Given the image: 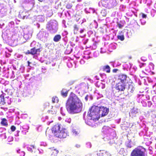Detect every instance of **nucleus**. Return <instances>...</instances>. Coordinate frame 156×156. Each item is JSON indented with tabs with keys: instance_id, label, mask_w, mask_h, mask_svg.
Instances as JSON below:
<instances>
[{
	"instance_id": "1",
	"label": "nucleus",
	"mask_w": 156,
	"mask_h": 156,
	"mask_svg": "<svg viewBox=\"0 0 156 156\" xmlns=\"http://www.w3.org/2000/svg\"><path fill=\"white\" fill-rule=\"evenodd\" d=\"M82 107V103L78 97L74 94H71L66 103L67 111L70 114L78 113L81 111Z\"/></svg>"
},
{
	"instance_id": "2",
	"label": "nucleus",
	"mask_w": 156,
	"mask_h": 156,
	"mask_svg": "<svg viewBox=\"0 0 156 156\" xmlns=\"http://www.w3.org/2000/svg\"><path fill=\"white\" fill-rule=\"evenodd\" d=\"M97 106L93 105L89 108L87 115L89 119L93 120H98L100 118L98 111Z\"/></svg>"
},
{
	"instance_id": "3",
	"label": "nucleus",
	"mask_w": 156,
	"mask_h": 156,
	"mask_svg": "<svg viewBox=\"0 0 156 156\" xmlns=\"http://www.w3.org/2000/svg\"><path fill=\"white\" fill-rule=\"evenodd\" d=\"M146 149L141 146H138L131 152L130 156H146Z\"/></svg>"
},
{
	"instance_id": "4",
	"label": "nucleus",
	"mask_w": 156,
	"mask_h": 156,
	"mask_svg": "<svg viewBox=\"0 0 156 156\" xmlns=\"http://www.w3.org/2000/svg\"><path fill=\"white\" fill-rule=\"evenodd\" d=\"M98 111L99 115V118L106 115L108 113V108L104 106L98 107L97 106Z\"/></svg>"
},
{
	"instance_id": "5",
	"label": "nucleus",
	"mask_w": 156,
	"mask_h": 156,
	"mask_svg": "<svg viewBox=\"0 0 156 156\" xmlns=\"http://www.w3.org/2000/svg\"><path fill=\"white\" fill-rule=\"evenodd\" d=\"M67 136H68V133L66 130L64 129H62L61 130H60L55 135L56 137L60 138H65Z\"/></svg>"
},
{
	"instance_id": "6",
	"label": "nucleus",
	"mask_w": 156,
	"mask_h": 156,
	"mask_svg": "<svg viewBox=\"0 0 156 156\" xmlns=\"http://www.w3.org/2000/svg\"><path fill=\"white\" fill-rule=\"evenodd\" d=\"M61 125L59 123H57L54 125L51 128L52 133L54 136L60 131L61 128Z\"/></svg>"
},
{
	"instance_id": "7",
	"label": "nucleus",
	"mask_w": 156,
	"mask_h": 156,
	"mask_svg": "<svg viewBox=\"0 0 156 156\" xmlns=\"http://www.w3.org/2000/svg\"><path fill=\"white\" fill-rule=\"evenodd\" d=\"M127 76L124 74H120L118 76V80L120 81V82L122 83H128L127 80Z\"/></svg>"
},
{
	"instance_id": "8",
	"label": "nucleus",
	"mask_w": 156,
	"mask_h": 156,
	"mask_svg": "<svg viewBox=\"0 0 156 156\" xmlns=\"http://www.w3.org/2000/svg\"><path fill=\"white\" fill-rule=\"evenodd\" d=\"M125 84L119 82L116 84L115 88L119 91H123L125 89Z\"/></svg>"
},
{
	"instance_id": "9",
	"label": "nucleus",
	"mask_w": 156,
	"mask_h": 156,
	"mask_svg": "<svg viewBox=\"0 0 156 156\" xmlns=\"http://www.w3.org/2000/svg\"><path fill=\"white\" fill-rule=\"evenodd\" d=\"M49 152L50 156H57L58 153V151L57 149L52 147L50 149Z\"/></svg>"
},
{
	"instance_id": "10",
	"label": "nucleus",
	"mask_w": 156,
	"mask_h": 156,
	"mask_svg": "<svg viewBox=\"0 0 156 156\" xmlns=\"http://www.w3.org/2000/svg\"><path fill=\"white\" fill-rule=\"evenodd\" d=\"M46 29L49 31L51 33H54L57 31V29H55L52 27V26L50 23L47 24Z\"/></svg>"
},
{
	"instance_id": "11",
	"label": "nucleus",
	"mask_w": 156,
	"mask_h": 156,
	"mask_svg": "<svg viewBox=\"0 0 156 156\" xmlns=\"http://www.w3.org/2000/svg\"><path fill=\"white\" fill-rule=\"evenodd\" d=\"M153 65V64L151 63L148 65L147 66L145 67V71L146 72V74H147V73H150L151 72V68H150V66H151L152 68H153V67L152 66Z\"/></svg>"
},
{
	"instance_id": "12",
	"label": "nucleus",
	"mask_w": 156,
	"mask_h": 156,
	"mask_svg": "<svg viewBox=\"0 0 156 156\" xmlns=\"http://www.w3.org/2000/svg\"><path fill=\"white\" fill-rule=\"evenodd\" d=\"M40 49V48H38V49H36L35 47H34L32 48H31L30 50L31 55H33L36 54H37V52H40L41 51Z\"/></svg>"
},
{
	"instance_id": "13",
	"label": "nucleus",
	"mask_w": 156,
	"mask_h": 156,
	"mask_svg": "<svg viewBox=\"0 0 156 156\" xmlns=\"http://www.w3.org/2000/svg\"><path fill=\"white\" fill-rule=\"evenodd\" d=\"M1 124L2 126H8V123L7 120L5 118L2 119Z\"/></svg>"
},
{
	"instance_id": "14",
	"label": "nucleus",
	"mask_w": 156,
	"mask_h": 156,
	"mask_svg": "<svg viewBox=\"0 0 156 156\" xmlns=\"http://www.w3.org/2000/svg\"><path fill=\"white\" fill-rule=\"evenodd\" d=\"M5 104L4 96L3 94H1L0 95V105H4Z\"/></svg>"
},
{
	"instance_id": "15",
	"label": "nucleus",
	"mask_w": 156,
	"mask_h": 156,
	"mask_svg": "<svg viewBox=\"0 0 156 156\" xmlns=\"http://www.w3.org/2000/svg\"><path fill=\"white\" fill-rule=\"evenodd\" d=\"M102 69L103 71H105L107 73H110V72L111 68L108 65L104 66Z\"/></svg>"
},
{
	"instance_id": "16",
	"label": "nucleus",
	"mask_w": 156,
	"mask_h": 156,
	"mask_svg": "<svg viewBox=\"0 0 156 156\" xmlns=\"http://www.w3.org/2000/svg\"><path fill=\"white\" fill-rule=\"evenodd\" d=\"M61 37L60 34L55 35L53 38V41L55 42L59 41L61 39Z\"/></svg>"
},
{
	"instance_id": "17",
	"label": "nucleus",
	"mask_w": 156,
	"mask_h": 156,
	"mask_svg": "<svg viewBox=\"0 0 156 156\" xmlns=\"http://www.w3.org/2000/svg\"><path fill=\"white\" fill-rule=\"evenodd\" d=\"M68 94V91H66L65 92H64L63 90L61 91V94L62 96L64 97H66L67 96Z\"/></svg>"
},
{
	"instance_id": "18",
	"label": "nucleus",
	"mask_w": 156,
	"mask_h": 156,
	"mask_svg": "<svg viewBox=\"0 0 156 156\" xmlns=\"http://www.w3.org/2000/svg\"><path fill=\"white\" fill-rule=\"evenodd\" d=\"M17 152L19 154V156H24L25 155V152L20 150L17 151Z\"/></svg>"
},
{
	"instance_id": "19",
	"label": "nucleus",
	"mask_w": 156,
	"mask_h": 156,
	"mask_svg": "<svg viewBox=\"0 0 156 156\" xmlns=\"http://www.w3.org/2000/svg\"><path fill=\"white\" fill-rule=\"evenodd\" d=\"M117 37L118 39L120 40L121 41H123L124 40V36L123 35H118L117 36Z\"/></svg>"
},
{
	"instance_id": "20",
	"label": "nucleus",
	"mask_w": 156,
	"mask_h": 156,
	"mask_svg": "<svg viewBox=\"0 0 156 156\" xmlns=\"http://www.w3.org/2000/svg\"><path fill=\"white\" fill-rule=\"evenodd\" d=\"M52 101L53 103L58 102V99L57 97H55L52 98Z\"/></svg>"
},
{
	"instance_id": "21",
	"label": "nucleus",
	"mask_w": 156,
	"mask_h": 156,
	"mask_svg": "<svg viewBox=\"0 0 156 156\" xmlns=\"http://www.w3.org/2000/svg\"><path fill=\"white\" fill-rule=\"evenodd\" d=\"M78 28L76 24H75L74 26V31L75 34L77 33V31L78 30Z\"/></svg>"
},
{
	"instance_id": "22",
	"label": "nucleus",
	"mask_w": 156,
	"mask_h": 156,
	"mask_svg": "<svg viewBox=\"0 0 156 156\" xmlns=\"http://www.w3.org/2000/svg\"><path fill=\"white\" fill-rule=\"evenodd\" d=\"M72 7V5L71 3H68L66 5V7L67 9H70Z\"/></svg>"
},
{
	"instance_id": "23",
	"label": "nucleus",
	"mask_w": 156,
	"mask_h": 156,
	"mask_svg": "<svg viewBox=\"0 0 156 156\" xmlns=\"http://www.w3.org/2000/svg\"><path fill=\"white\" fill-rule=\"evenodd\" d=\"M11 129V131L12 132H13L15 131L16 129V127L14 126H11L10 128Z\"/></svg>"
},
{
	"instance_id": "24",
	"label": "nucleus",
	"mask_w": 156,
	"mask_h": 156,
	"mask_svg": "<svg viewBox=\"0 0 156 156\" xmlns=\"http://www.w3.org/2000/svg\"><path fill=\"white\" fill-rule=\"evenodd\" d=\"M29 16V15H23L22 16V14L20 15L21 17L23 19H24L25 18L27 19V18L28 16Z\"/></svg>"
},
{
	"instance_id": "25",
	"label": "nucleus",
	"mask_w": 156,
	"mask_h": 156,
	"mask_svg": "<svg viewBox=\"0 0 156 156\" xmlns=\"http://www.w3.org/2000/svg\"><path fill=\"white\" fill-rule=\"evenodd\" d=\"M49 35V33L48 32H44V37H48Z\"/></svg>"
},
{
	"instance_id": "26",
	"label": "nucleus",
	"mask_w": 156,
	"mask_h": 156,
	"mask_svg": "<svg viewBox=\"0 0 156 156\" xmlns=\"http://www.w3.org/2000/svg\"><path fill=\"white\" fill-rule=\"evenodd\" d=\"M141 59L142 61H145L147 60V58L144 56H142L141 57Z\"/></svg>"
},
{
	"instance_id": "27",
	"label": "nucleus",
	"mask_w": 156,
	"mask_h": 156,
	"mask_svg": "<svg viewBox=\"0 0 156 156\" xmlns=\"http://www.w3.org/2000/svg\"><path fill=\"white\" fill-rule=\"evenodd\" d=\"M12 39L9 40V43L11 45H13V44L12 43Z\"/></svg>"
},
{
	"instance_id": "28",
	"label": "nucleus",
	"mask_w": 156,
	"mask_h": 156,
	"mask_svg": "<svg viewBox=\"0 0 156 156\" xmlns=\"http://www.w3.org/2000/svg\"><path fill=\"white\" fill-rule=\"evenodd\" d=\"M142 16L143 18H146L147 17V15L146 14L142 13Z\"/></svg>"
},
{
	"instance_id": "29",
	"label": "nucleus",
	"mask_w": 156,
	"mask_h": 156,
	"mask_svg": "<svg viewBox=\"0 0 156 156\" xmlns=\"http://www.w3.org/2000/svg\"><path fill=\"white\" fill-rule=\"evenodd\" d=\"M118 25L119 28H121L123 27V25L120 23H118Z\"/></svg>"
},
{
	"instance_id": "30",
	"label": "nucleus",
	"mask_w": 156,
	"mask_h": 156,
	"mask_svg": "<svg viewBox=\"0 0 156 156\" xmlns=\"http://www.w3.org/2000/svg\"><path fill=\"white\" fill-rule=\"evenodd\" d=\"M126 146H127V147L129 148H131L132 147V146L130 144V143H128L127 144V145Z\"/></svg>"
},
{
	"instance_id": "31",
	"label": "nucleus",
	"mask_w": 156,
	"mask_h": 156,
	"mask_svg": "<svg viewBox=\"0 0 156 156\" xmlns=\"http://www.w3.org/2000/svg\"><path fill=\"white\" fill-rule=\"evenodd\" d=\"M30 146V148L31 149H34L35 148V145H31Z\"/></svg>"
},
{
	"instance_id": "32",
	"label": "nucleus",
	"mask_w": 156,
	"mask_h": 156,
	"mask_svg": "<svg viewBox=\"0 0 156 156\" xmlns=\"http://www.w3.org/2000/svg\"><path fill=\"white\" fill-rule=\"evenodd\" d=\"M25 54H31V55L30 51L29 50H27V51L25 53Z\"/></svg>"
},
{
	"instance_id": "33",
	"label": "nucleus",
	"mask_w": 156,
	"mask_h": 156,
	"mask_svg": "<svg viewBox=\"0 0 156 156\" xmlns=\"http://www.w3.org/2000/svg\"><path fill=\"white\" fill-rule=\"evenodd\" d=\"M118 70V69H113L112 72L113 73H116Z\"/></svg>"
},
{
	"instance_id": "34",
	"label": "nucleus",
	"mask_w": 156,
	"mask_h": 156,
	"mask_svg": "<svg viewBox=\"0 0 156 156\" xmlns=\"http://www.w3.org/2000/svg\"><path fill=\"white\" fill-rule=\"evenodd\" d=\"M88 95H87L85 98V99L86 101H87L88 100Z\"/></svg>"
},
{
	"instance_id": "35",
	"label": "nucleus",
	"mask_w": 156,
	"mask_h": 156,
	"mask_svg": "<svg viewBox=\"0 0 156 156\" xmlns=\"http://www.w3.org/2000/svg\"><path fill=\"white\" fill-rule=\"evenodd\" d=\"M83 29H81V30H80V33H83Z\"/></svg>"
},
{
	"instance_id": "36",
	"label": "nucleus",
	"mask_w": 156,
	"mask_h": 156,
	"mask_svg": "<svg viewBox=\"0 0 156 156\" xmlns=\"http://www.w3.org/2000/svg\"><path fill=\"white\" fill-rule=\"evenodd\" d=\"M27 62H28V66H30V62L29 61H28Z\"/></svg>"
},
{
	"instance_id": "37",
	"label": "nucleus",
	"mask_w": 156,
	"mask_h": 156,
	"mask_svg": "<svg viewBox=\"0 0 156 156\" xmlns=\"http://www.w3.org/2000/svg\"><path fill=\"white\" fill-rule=\"evenodd\" d=\"M38 0L40 2H42L43 1V0Z\"/></svg>"
},
{
	"instance_id": "38",
	"label": "nucleus",
	"mask_w": 156,
	"mask_h": 156,
	"mask_svg": "<svg viewBox=\"0 0 156 156\" xmlns=\"http://www.w3.org/2000/svg\"><path fill=\"white\" fill-rule=\"evenodd\" d=\"M76 147H80V145H76Z\"/></svg>"
},
{
	"instance_id": "39",
	"label": "nucleus",
	"mask_w": 156,
	"mask_h": 156,
	"mask_svg": "<svg viewBox=\"0 0 156 156\" xmlns=\"http://www.w3.org/2000/svg\"><path fill=\"white\" fill-rule=\"evenodd\" d=\"M12 50H11L10 51V52H12Z\"/></svg>"
},
{
	"instance_id": "40",
	"label": "nucleus",
	"mask_w": 156,
	"mask_h": 156,
	"mask_svg": "<svg viewBox=\"0 0 156 156\" xmlns=\"http://www.w3.org/2000/svg\"><path fill=\"white\" fill-rule=\"evenodd\" d=\"M144 64H142V66H144Z\"/></svg>"
},
{
	"instance_id": "41",
	"label": "nucleus",
	"mask_w": 156,
	"mask_h": 156,
	"mask_svg": "<svg viewBox=\"0 0 156 156\" xmlns=\"http://www.w3.org/2000/svg\"><path fill=\"white\" fill-rule=\"evenodd\" d=\"M136 26H137V27H138V25H136Z\"/></svg>"
},
{
	"instance_id": "42",
	"label": "nucleus",
	"mask_w": 156,
	"mask_h": 156,
	"mask_svg": "<svg viewBox=\"0 0 156 156\" xmlns=\"http://www.w3.org/2000/svg\"><path fill=\"white\" fill-rule=\"evenodd\" d=\"M120 32H121V33L122 32V31H121Z\"/></svg>"
},
{
	"instance_id": "43",
	"label": "nucleus",
	"mask_w": 156,
	"mask_h": 156,
	"mask_svg": "<svg viewBox=\"0 0 156 156\" xmlns=\"http://www.w3.org/2000/svg\"><path fill=\"white\" fill-rule=\"evenodd\" d=\"M151 73H153V74H154V73H153V72H152Z\"/></svg>"
},
{
	"instance_id": "44",
	"label": "nucleus",
	"mask_w": 156,
	"mask_h": 156,
	"mask_svg": "<svg viewBox=\"0 0 156 156\" xmlns=\"http://www.w3.org/2000/svg\"><path fill=\"white\" fill-rule=\"evenodd\" d=\"M23 12H22V14H23Z\"/></svg>"
}]
</instances>
